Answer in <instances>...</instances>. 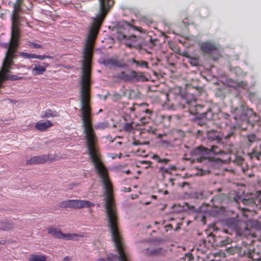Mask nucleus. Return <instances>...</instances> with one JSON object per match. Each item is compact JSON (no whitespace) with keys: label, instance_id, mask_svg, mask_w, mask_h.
Listing matches in <instances>:
<instances>
[{"label":"nucleus","instance_id":"36","mask_svg":"<svg viewBox=\"0 0 261 261\" xmlns=\"http://www.w3.org/2000/svg\"><path fill=\"white\" fill-rule=\"evenodd\" d=\"M193 65H196L198 63V60L197 59H193V62H191Z\"/></svg>","mask_w":261,"mask_h":261},{"label":"nucleus","instance_id":"11","mask_svg":"<svg viewBox=\"0 0 261 261\" xmlns=\"http://www.w3.org/2000/svg\"><path fill=\"white\" fill-rule=\"evenodd\" d=\"M216 48V45L210 42H203L201 44V49L205 53H211Z\"/></svg>","mask_w":261,"mask_h":261},{"label":"nucleus","instance_id":"21","mask_svg":"<svg viewBox=\"0 0 261 261\" xmlns=\"http://www.w3.org/2000/svg\"><path fill=\"white\" fill-rule=\"evenodd\" d=\"M107 259L108 261H116L117 256L116 255L110 254L108 255Z\"/></svg>","mask_w":261,"mask_h":261},{"label":"nucleus","instance_id":"22","mask_svg":"<svg viewBox=\"0 0 261 261\" xmlns=\"http://www.w3.org/2000/svg\"><path fill=\"white\" fill-rule=\"evenodd\" d=\"M28 45L31 48H41L42 47V46L41 45H40L39 44H37V43H33V42H28Z\"/></svg>","mask_w":261,"mask_h":261},{"label":"nucleus","instance_id":"34","mask_svg":"<svg viewBox=\"0 0 261 261\" xmlns=\"http://www.w3.org/2000/svg\"><path fill=\"white\" fill-rule=\"evenodd\" d=\"M169 162V160L166 159H162L161 163H164L165 164H167Z\"/></svg>","mask_w":261,"mask_h":261},{"label":"nucleus","instance_id":"26","mask_svg":"<svg viewBox=\"0 0 261 261\" xmlns=\"http://www.w3.org/2000/svg\"><path fill=\"white\" fill-rule=\"evenodd\" d=\"M19 55L24 58L30 59V54L24 52H20Z\"/></svg>","mask_w":261,"mask_h":261},{"label":"nucleus","instance_id":"31","mask_svg":"<svg viewBox=\"0 0 261 261\" xmlns=\"http://www.w3.org/2000/svg\"><path fill=\"white\" fill-rule=\"evenodd\" d=\"M39 55H36L35 54H30V59H39Z\"/></svg>","mask_w":261,"mask_h":261},{"label":"nucleus","instance_id":"47","mask_svg":"<svg viewBox=\"0 0 261 261\" xmlns=\"http://www.w3.org/2000/svg\"><path fill=\"white\" fill-rule=\"evenodd\" d=\"M135 145H138V142L135 143Z\"/></svg>","mask_w":261,"mask_h":261},{"label":"nucleus","instance_id":"14","mask_svg":"<svg viewBox=\"0 0 261 261\" xmlns=\"http://www.w3.org/2000/svg\"><path fill=\"white\" fill-rule=\"evenodd\" d=\"M46 257L44 255L31 254L29 258V261H46Z\"/></svg>","mask_w":261,"mask_h":261},{"label":"nucleus","instance_id":"46","mask_svg":"<svg viewBox=\"0 0 261 261\" xmlns=\"http://www.w3.org/2000/svg\"><path fill=\"white\" fill-rule=\"evenodd\" d=\"M135 145H138V142L135 143Z\"/></svg>","mask_w":261,"mask_h":261},{"label":"nucleus","instance_id":"27","mask_svg":"<svg viewBox=\"0 0 261 261\" xmlns=\"http://www.w3.org/2000/svg\"><path fill=\"white\" fill-rule=\"evenodd\" d=\"M159 171L163 175H164L165 173H167L168 172V170L164 167H161L159 169Z\"/></svg>","mask_w":261,"mask_h":261},{"label":"nucleus","instance_id":"44","mask_svg":"<svg viewBox=\"0 0 261 261\" xmlns=\"http://www.w3.org/2000/svg\"><path fill=\"white\" fill-rule=\"evenodd\" d=\"M121 155H122V154H121V153H120V154H119V158H121Z\"/></svg>","mask_w":261,"mask_h":261},{"label":"nucleus","instance_id":"39","mask_svg":"<svg viewBox=\"0 0 261 261\" xmlns=\"http://www.w3.org/2000/svg\"><path fill=\"white\" fill-rule=\"evenodd\" d=\"M95 261H106V260L103 258H99L97 259Z\"/></svg>","mask_w":261,"mask_h":261},{"label":"nucleus","instance_id":"5","mask_svg":"<svg viewBox=\"0 0 261 261\" xmlns=\"http://www.w3.org/2000/svg\"><path fill=\"white\" fill-rule=\"evenodd\" d=\"M208 152V148L204 147H199L194 149L191 152V156L186 158L187 160H190L193 162H202L207 160L206 154Z\"/></svg>","mask_w":261,"mask_h":261},{"label":"nucleus","instance_id":"38","mask_svg":"<svg viewBox=\"0 0 261 261\" xmlns=\"http://www.w3.org/2000/svg\"><path fill=\"white\" fill-rule=\"evenodd\" d=\"M145 112L147 114H152V111H150V110L149 109H146L145 111Z\"/></svg>","mask_w":261,"mask_h":261},{"label":"nucleus","instance_id":"8","mask_svg":"<svg viewBox=\"0 0 261 261\" xmlns=\"http://www.w3.org/2000/svg\"><path fill=\"white\" fill-rule=\"evenodd\" d=\"M117 38L122 43L129 47L134 46L137 40V38L136 36H127L123 33H119L117 35Z\"/></svg>","mask_w":261,"mask_h":261},{"label":"nucleus","instance_id":"19","mask_svg":"<svg viewBox=\"0 0 261 261\" xmlns=\"http://www.w3.org/2000/svg\"><path fill=\"white\" fill-rule=\"evenodd\" d=\"M13 227V225L11 222H6L5 223V225L3 227V229L5 230H8Z\"/></svg>","mask_w":261,"mask_h":261},{"label":"nucleus","instance_id":"17","mask_svg":"<svg viewBox=\"0 0 261 261\" xmlns=\"http://www.w3.org/2000/svg\"><path fill=\"white\" fill-rule=\"evenodd\" d=\"M208 138L209 139L212 140H216L218 139L219 136L217 135V134L214 131H213L212 132H209L208 133Z\"/></svg>","mask_w":261,"mask_h":261},{"label":"nucleus","instance_id":"23","mask_svg":"<svg viewBox=\"0 0 261 261\" xmlns=\"http://www.w3.org/2000/svg\"><path fill=\"white\" fill-rule=\"evenodd\" d=\"M123 129L126 131H130L133 129V126L131 123H126L123 126Z\"/></svg>","mask_w":261,"mask_h":261},{"label":"nucleus","instance_id":"28","mask_svg":"<svg viewBox=\"0 0 261 261\" xmlns=\"http://www.w3.org/2000/svg\"><path fill=\"white\" fill-rule=\"evenodd\" d=\"M248 141L253 142L256 139V136L254 135H251L248 137Z\"/></svg>","mask_w":261,"mask_h":261},{"label":"nucleus","instance_id":"29","mask_svg":"<svg viewBox=\"0 0 261 261\" xmlns=\"http://www.w3.org/2000/svg\"><path fill=\"white\" fill-rule=\"evenodd\" d=\"M149 120V118H146L145 117H142L141 119V122L142 123H143V124L147 123Z\"/></svg>","mask_w":261,"mask_h":261},{"label":"nucleus","instance_id":"32","mask_svg":"<svg viewBox=\"0 0 261 261\" xmlns=\"http://www.w3.org/2000/svg\"><path fill=\"white\" fill-rule=\"evenodd\" d=\"M71 257L69 256H66L63 258L62 261H71Z\"/></svg>","mask_w":261,"mask_h":261},{"label":"nucleus","instance_id":"37","mask_svg":"<svg viewBox=\"0 0 261 261\" xmlns=\"http://www.w3.org/2000/svg\"><path fill=\"white\" fill-rule=\"evenodd\" d=\"M239 86L240 87H242V88H245L246 86V84L244 82H241V83H240Z\"/></svg>","mask_w":261,"mask_h":261},{"label":"nucleus","instance_id":"1","mask_svg":"<svg viewBox=\"0 0 261 261\" xmlns=\"http://www.w3.org/2000/svg\"><path fill=\"white\" fill-rule=\"evenodd\" d=\"M22 2V0H17ZM99 10L90 28L84 51L82 75L80 90L81 97H90L91 63L93 48L97 34L109 9L113 4V0H99Z\"/></svg>","mask_w":261,"mask_h":261},{"label":"nucleus","instance_id":"4","mask_svg":"<svg viewBox=\"0 0 261 261\" xmlns=\"http://www.w3.org/2000/svg\"><path fill=\"white\" fill-rule=\"evenodd\" d=\"M59 205L61 208L76 209L83 207H90L94 206L95 204L88 200L68 199L61 201Z\"/></svg>","mask_w":261,"mask_h":261},{"label":"nucleus","instance_id":"13","mask_svg":"<svg viewBox=\"0 0 261 261\" xmlns=\"http://www.w3.org/2000/svg\"><path fill=\"white\" fill-rule=\"evenodd\" d=\"M58 114L56 111L47 109L44 111L41 115L42 118H47L49 117H55L58 116Z\"/></svg>","mask_w":261,"mask_h":261},{"label":"nucleus","instance_id":"35","mask_svg":"<svg viewBox=\"0 0 261 261\" xmlns=\"http://www.w3.org/2000/svg\"><path fill=\"white\" fill-rule=\"evenodd\" d=\"M110 156L112 159H115V158H116V156H117V154H113V153H112V154H110Z\"/></svg>","mask_w":261,"mask_h":261},{"label":"nucleus","instance_id":"7","mask_svg":"<svg viewBox=\"0 0 261 261\" xmlns=\"http://www.w3.org/2000/svg\"><path fill=\"white\" fill-rule=\"evenodd\" d=\"M119 77L125 81H138L143 76L141 73H137L135 71L132 70L127 72H122L119 74Z\"/></svg>","mask_w":261,"mask_h":261},{"label":"nucleus","instance_id":"48","mask_svg":"<svg viewBox=\"0 0 261 261\" xmlns=\"http://www.w3.org/2000/svg\"><path fill=\"white\" fill-rule=\"evenodd\" d=\"M102 111V110H99V112H101Z\"/></svg>","mask_w":261,"mask_h":261},{"label":"nucleus","instance_id":"10","mask_svg":"<svg viewBox=\"0 0 261 261\" xmlns=\"http://www.w3.org/2000/svg\"><path fill=\"white\" fill-rule=\"evenodd\" d=\"M53 126L52 123L49 120L45 121H39L36 123L35 128L38 130L43 132Z\"/></svg>","mask_w":261,"mask_h":261},{"label":"nucleus","instance_id":"16","mask_svg":"<svg viewBox=\"0 0 261 261\" xmlns=\"http://www.w3.org/2000/svg\"><path fill=\"white\" fill-rule=\"evenodd\" d=\"M160 249H146L143 250V253L145 255H153V254H156L159 253Z\"/></svg>","mask_w":261,"mask_h":261},{"label":"nucleus","instance_id":"40","mask_svg":"<svg viewBox=\"0 0 261 261\" xmlns=\"http://www.w3.org/2000/svg\"><path fill=\"white\" fill-rule=\"evenodd\" d=\"M9 100L10 102H12V103H15L16 102V100H14L9 99Z\"/></svg>","mask_w":261,"mask_h":261},{"label":"nucleus","instance_id":"25","mask_svg":"<svg viewBox=\"0 0 261 261\" xmlns=\"http://www.w3.org/2000/svg\"><path fill=\"white\" fill-rule=\"evenodd\" d=\"M193 259V257L191 254H186L185 257L181 258V260L191 261Z\"/></svg>","mask_w":261,"mask_h":261},{"label":"nucleus","instance_id":"45","mask_svg":"<svg viewBox=\"0 0 261 261\" xmlns=\"http://www.w3.org/2000/svg\"><path fill=\"white\" fill-rule=\"evenodd\" d=\"M259 199L261 200V194H260V195H259Z\"/></svg>","mask_w":261,"mask_h":261},{"label":"nucleus","instance_id":"42","mask_svg":"<svg viewBox=\"0 0 261 261\" xmlns=\"http://www.w3.org/2000/svg\"><path fill=\"white\" fill-rule=\"evenodd\" d=\"M148 105L146 103H142L141 104V106H147Z\"/></svg>","mask_w":261,"mask_h":261},{"label":"nucleus","instance_id":"24","mask_svg":"<svg viewBox=\"0 0 261 261\" xmlns=\"http://www.w3.org/2000/svg\"><path fill=\"white\" fill-rule=\"evenodd\" d=\"M121 97V96L120 94L115 93L112 95V98L113 101H116L120 99Z\"/></svg>","mask_w":261,"mask_h":261},{"label":"nucleus","instance_id":"6","mask_svg":"<svg viewBox=\"0 0 261 261\" xmlns=\"http://www.w3.org/2000/svg\"><path fill=\"white\" fill-rule=\"evenodd\" d=\"M56 156L53 154L40 155L34 156L27 160L28 165L43 164L48 161H54L56 160Z\"/></svg>","mask_w":261,"mask_h":261},{"label":"nucleus","instance_id":"43","mask_svg":"<svg viewBox=\"0 0 261 261\" xmlns=\"http://www.w3.org/2000/svg\"><path fill=\"white\" fill-rule=\"evenodd\" d=\"M168 194V192L167 191H166L165 192V194Z\"/></svg>","mask_w":261,"mask_h":261},{"label":"nucleus","instance_id":"20","mask_svg":"<svg viewBox=\"0 0 261 261\" xmlns=\"http://www.w3.org/2000/svg\"><path fill=\"white\" fill-rule=\"evenodd\" d=\"M119 260L120 261H130L128 254H119Z\"/></svg>","mask_w":261,"mask_h":261},{"label":"nucleus","instance_id":"3","mask_svg":"<svg viewBox=\"0 0 261 261\" xmlns=\"http://www.w3.org/2000/svg\"><path fill=\"white\" fill-rule=\"evenodd\" d=\"M47 232L55 238L62 239L66 241H78L84 236L83 234H78L75 233H65L62 232L59 228L54 227H50L48 228L47 229Z\"/></svg>","mask_w":261,"mask_h":261},{"label":"nucleus","instance_id":"33","mask_svg":"<svg viewBox=\"0 0 261 261\" xmlns=\"http://www.w3.org/2000/svg\"><path fill=\"white\" fill-rule=\"evenodd\" d=\"M45 59H46V55H39V59H40L41 60H43Z\"/></svg>","mask_w":261,"mask_h":261},{"label":"nucleus","instance_id":"12","mask_svg":"<svg viewBox=\"0 0 261 261\" xmlns=\"http://www.w3.org/2000/svg\"><path fill=\"white\" fill-rule=\"evenodd\" d=\"M236 111L237 113V115H235L234 116V118L235 119H240L243 121H247V118L246 116V114L245 112V107L242 106L241 108L238 109L237 108L236 110Z\"/></svg>","mask_w":261,"mask_h":261},{"label":"nucleus","instance_id":"30","mask_svg":"<svg viewBox=\"0 0 261 261\" xmlns=\"http://www.w3.org/2000/svg\"><path fill=\"white\" fill-rule=\"evenodd\" d=\"M153 159L156 160L159 163H161V162H162V159L158 155H156V154L154 155L153 156Z\"/></svg>","mask_w":261,"mask_h":261},{"label":"nucleus","instance_id":"9","mask_svg":"<svg viewBox=\"0 0 261 261\" xmlns=\"http://www.w3.org/2000/svg\"><path fill=\"white\" fill-rule=\"evenodd\" d=\"M48 64L45 62H39L35 61L32 68V72H35L34 74H42L48 67Z\"/></svg>","mask_w":261,"mask_h":261},{"label":"nucleus","instance_id":"2","mask_svg":"<svg viewBox=\"0 0 261 261\" xmlns=\"http://www.w3.org/2000/svg\"><path fill=\"white\" fill-rule=\"evenodd\" d=\"M21 2L16 1L14 5V10L12 15L11 37L10 43H19L20 37V30L19 29V11L20 10Z\"/></svg>","mask_w":261,"mask_h":261},{"label":"nucleus","instance_id":"15","mask_svg":"<svg viewBox=\"0 0 261 261\" xmlns=\"http://www.w3.org/2000/svg\"><path fill=\"white\" fill-rule=\"evenodd\" d=\"M208 152L206 154V156L210 155L212 153L215 154H219L221 152V151L217 146L213 145L210 149H208Z\"/></svg>","mask_w":261,"mask_h":261},{"label":"nucleus","instance_id":"18","mask_svg":"<svg viewBox=\"0 0 261 261\" xmlns=\"http://www.w3.org/2000/svg\"><path fill=\"white\" fill-rule=\"evenodd\" d=\"M133 61L134 63H136L137 65H139L141 67H146L147 68H148V63L146 61H136L135 60L133 59Z\"/></svg>","mask_w":261,"mask_h":261},{"label":"nucleus","instance_id":"41","mask_svg":"<svg viewBox=\"0 0 261 261\" xmlns=\"http://www.w3.org/2000/svg\"><path fill=\"white\" fill-rule=\"evenodd\" d=\"M53 58L51 56H46V59H53Z\"/></svg>","mask_w":261,"mask_h":261}]
</instances>
